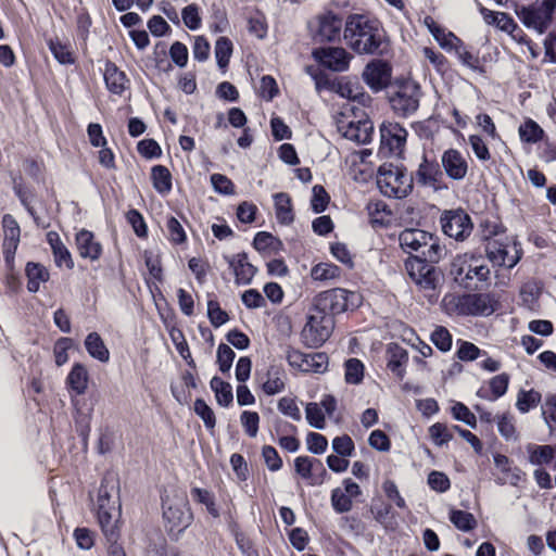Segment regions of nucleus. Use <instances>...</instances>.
I'll return each instance as SVG.
<instances>
[{"label": "nucleus", "instance_id": "obj_1", "mask_svg": "<svg viewBox=\"0 0 556 556\" xmlns=\"http://www.w3.org/2000/svg\"><path fill=\"white\" fill-rule=\"evenodd\" d=\"M343 37L346 45L358 54L383 55L388 42L377 20L365 15H350L345 22Z\"/></svg>", "mask_w": 556, "mask_h": 556}, {"label": "nucleus", "instance_id": "obj_2", "mask_svg": "<svg viewBox=\"0 0 556 556\" xmlns=\"http://www.w3.org/2000/svg\"><path fill=\"white\" fill-rule=\"evenodd\" d=\"M162 509L165 530L172 540L177 541L193 520L186 492L176 488L165 490Z\"/></svg>", "mask_w": 556, "mask_h": 556}, {"label": "nucleus", "instance_id": "obj_3", "mask_svg": "<svg viewBox=\"0 0 556 556\" xmlns=\"http://www.w3.org/2000/svg\"><path fill=\"white\" fill-rule=\"evenodd\" d=\"M400 245L404 252L419 253L430 263H439L445 257L447 250L440 239L431 232L418 228L404 229L399 236Z\"/></svg>", "mask_w": 556, "mask_h": 556}, {"label": "nucleus", "instance_id": "obj_4", "mask_svg": "<svg viewBox=\"0 0 556 556\" xmlns=\"http://www.w3.org/2000/svg\"><path fill=\"white\" fill-rule=\"evenodd\" d=\"M442 303L448 313L462 316H489L496 307V302L488 293L447 294Z\"/></svg>", "mask_w": 556, "mask_h": 556}, {"label": "nucleus", "instance_id": "obj_5", "mask_svg": "<svg viewBox=\"0 0 556 556\" xmlns=\"http://www.w3.org/2000/svg\"><path fill=\"white\" fill-rule=\"evenodd\" d=\"M414 176L405 168L384 164L379 167L377 185L386 197L402 199L413 190Z\"/></svg>", "mask_w": 556, "mask_h": 556}, {"label": "nucleus", "instance_id": "obj_6", "mask_svg": "<svg viewBox=\"0 0 556 556\" xmlns=\"http://www.w3.org/2000/svg\"><path fill=\"white\" fill-rule=\"evenodd\" d=\"M338 130L344 138L357 143L366 144L370 142L374 125L361 109L351 106L342 112L337 121Z\"/></svg>", "mask_w": 556, "mask_h": 556}, {"label": "nucleus", "instance_id": "obj_7", "mask_svg": "<svg viewBox=\"0 0 556 556\" xmlns=\"http://www.w3.org/2000/svg\"><path fill=\"white\" fill-rule=\"evenodd\" d=\"M516 14L527 28L542 35L556 18V0H538L529 5L517 7Z\"/></svg>", "mask_w": 556, "mask_h": 556}, {"label": "nucleus", "instance_id": "obj_8", "mask_svg": "<svg viewBox=\"0 0 556 556\" xmlns=\"http://www.w3.org/2000/svg\"><path fill=\"white\" fill-rule=\"evenodd\" d=\"M433 264L419 256H410L405 261V269L409 278L426 292L430 302L437 301V289L441 280L440 273Z\"/></svg>", "mask_w": 556, "mask_h": 556}, {"label": "nucleus", "instance_id": "obj_9", "mask_svg": "<svg viewBox=\"0 0 556 556\" xmlns=\"http://www.w3.org/2000/svg\"><path fill=\"white\" fill-rule=\"evenodd\" d=\"M359 295L342 288H334L320 292L314 299V306L333 318L334 315L344 313L358 306Z\"/></svg>", "mask_w": 556, "mask_h": 556}, {"label": "nucleus", "instance_id": "obj_10", "mask_svg": "<svg viewBox=\"0 0 556 556\" xmlns=\"http://www.w3.org/2000/svg\"><path fill=\"white\" fill-rule=\"evenodd\" d=\"M333 328L334 319L314 306L302 330L304 343L309 348L323 345L331 336Z\"/></svg>", "mask_w": 556, "mask_h": 556}, {"label": "nucleus", "instance_id": "obj_11", "mask_svg": "<svg viewBox=\"0 0 556 556\" xmlns=\"http://www.w3.org/2000/svg\"><path fill=\"white\" fill-rule=\"evenodd\" d=\"M420 98V86L415 81H406L397 87L390 98V104L396 115L408 117L418 110Z\"/></svg>", "mask_w": 556, "mask_h": 556}, {"label": "nucleus", "instance_id": "obj_12", "mask_svg": "<svg viewBox=\"0 0 556 556\" xmlns=\"http://www.w3.org/2000/svg\"><path fill=\"white\" fill-rule=\"evenodd\" d=\"M379 153L386 157H400L405 149L407 130L399 123L387 122L380 126Z\"/></svg>", "mask_w": 556, "mask_h": 556}, {"label": "nucleus", "instance_id": "obj_13", "mask_svg": "<svg viewBox=\"0 0 556 556\" xmlns=\"http://www.w3.org/2000/svg\"><path fill=\"white\" fill-rule=\"evenodd\" d=\"M440 224L443 232L456 241L467 239L473 228L470 216L460 208L444 211L440 217Z\"/></svg>", "mask_w": 556, "mask_h": 556}, {"label": "nucleus", "instance_id": "obj_14", "mask_svg": "<svg viewBox=\"0 0 556 556\" xmlns=\"http://www.w3.org/2000/svg\"><path fill=\"white\" fill-rule=\"evenodd\" d=\"M286 359L292 368L303 372L323 374L328 368V356L323 352L305 354L288 346L286 350Z\"/></svg>", "mask_w": 556, "mask_h": 556}, {"label": "nucleus", "instance_id": "obj_15", "mask_svg": "<svg viewBox=\"0 0 556 556\" xmlns=\"http://www.w3.org/2000/svg\"><path fill=\"white\" fill-rule=\"evenodd\" d=\"M489 260L497 266L513 268L521 257V251L516 243H502L497 240H489L485 247Z\"/></svg>", "mask_w": 556, "mask_h": 556}, {"label": "nucleus", "instance_id": "obj_16", "mask_svg": "<svg viewBox=\"0 0 556 556\" xmlns=\"http://www.w3.org/2000/svg\"><path fill=\"white\" fill-rule=\"evenodd\" d=\"M313 56L323 66L334 71L344 72L349 68L351 54L341 47L318 48L313 51Z\"/></svg>", "mask_w": 556, "mask_h": 556}, {"label": "nucleus", "instance_id": "obj_17", "mask_svg": "<svg viewBox=\"0 0 556 556\" xmlns=\"http://www.w3.org/2000/svg\"><path fill=\"white\" fill-rule=\"evenodd\" d=\"M392 76L391 66L382 61L375 60L368 63L363 72V79L375 92L388 87Z\"/></svg>", "mask_w": 556, "mask_h": 556}, {"label": "nucleus", "instance_id": "obj_18", "mask_svg": "<svg viewBox=\"0 0 556 556\" xmlns=\"http://www.w3.org/2000/svg\"><path fill=\"white\" fill-rule=\"evenodd\" d=\"M328 88L340 94L342 98L356 101L363 106L367 105L371 101L370 96L364 91V88L358 84V81L350 80L346 77H341L329 83Z\"/></svg>", "mask_w": 556, "mask_h": 556}, {"label": "nucleus", "instance_id": "obj_19", "mask_svg": "<svg viewBox=\"0 0 556 556\" xmlns=\"http://www.w3.org/2000/svg\"><path fill=\"white\" fill-rule=\"evenodd\" d=\"M414 179H416L417 184L424 187H430L434 190H439L441 188L443 173L435 160H428V157L424 155Z\"/></svg>", "mask_w": 556, "mask_h": 556}, {"label": "nucleus", "instance_id": "obj_20", "mask_svg": "<svg viewBox=\"0 0 556 556\" xmlns=\"http://www.w3.org/2000/svg\"><path fill=\"white\" fill-rule=\"evenodd\" d=\"M341 29L342 18L332 12H328L318 16L314 38L320 42L334 41L340 37Z\"/></svg>", "mask_w": 556, "mask_h": 556}, {"label": "nucleus", "instance_id": "obj_21", "mask_svg": "<svg viewBox=\"0 0 556 556\" xmlns=\"http://www.w3.org/2000/svg\"><path fill=\"white\" fill-rule=\"evenodd\" d=\"M2 227L4 232L3 255L7 263H10L14 260L20 243L21 229L16 219L11 214H5L2 217Z\"/></svg>", "mask_w": 556, "mask_h": 556}, {"label": "nucleus", "instance_id": "obj_22", "mask_svg": "<svg viewBox=\"0 0 556 556\" xmlns=\"http://www.w3.org/2000/svg\"><path fill=\"white\" fill-rule=\"evenodd\" d=\"M493 460L496 469L501 472V476L495 478V482L498 485L510 484L518 485L522 480L525 473L521 469L513 465V462L503 454L496 453L493 455Z\"/></svg>", "mask_w": 556, "mask_h": 556}, {"label": "nucleus", "instance_id": "obj_23", "mask_svg": "<svg viewBox=\"0 0 556 556\" xmlns=\"http://www.w3.org/2000/svg\"><path fill=\"white\" fill-rule=\"evenodd\" d=\"M229 267L232 269L237 285H250L257 269L248 258L245 252L232 256H224Z\"/></svg>", "mask_w": 556, "mask_h": 556}, {"label": "nucleus", "instance_id": "obj_24", "mask_svg": "<svg viewBox=\"0 0 556 556\" xmlns=\"http://www.w3.org/2000/svg\"><path fill=\"white\" fill-rule=\"evenodd\" d=\"M441 163L445 174L453 180H462L468 172V164L463 154L456 149L443 152Z\"/></svg>", "mask_w": 556, "mask_h": 556}, {"label": "nucleus", "instance_id": "obj_25", "mask_svg": "<svg viewBox=\"0 0 556 556\" xmlns=\"http://www.w3.org/2000/svg\"><path fill=\"white\" fill-rule=\"evenodd\" d=\"M294 470L304 480L308 481L311 485L320 484L323 479L318 480L313 472L319 471L321 477L327 475L323 463L313 457L299 456L294 459Z\"/></svg>", "mask_w": 556, "mask_h": 556}, {"label": "nucleus", "instance_id": "obj_26", "mask_svg": "<svg viewBox=\"0 0 556 556\" xmlns=\"http://www.w3.org/2000/svg\"><path fill=\"white\" fill-rule=\"evenodd\" d=\"M76 245L78 253L83 258L97 261L101 256L102 247L100 242L94 240L93 233L89 230L81 229L76 235Z\"/></svg>", "mask_w": 556, "mask_h": 556}, {"label": "nucleus", "instance_id": "obj_27", "mask_svg": "<svg viewBox=\"0 0 556 556\" xmlns=\"http://www.w3.org/2000/svg\"><path fill=\"white\" fill-rule=\"evenodd\" d=\"M103 77L105 86L111 93L121 96L125 91L128 84L126 74L118 70L113 62L105 63Z\"/></svg>", "mask_w": 556, "mask_h": 556}, {"label": "nucleus", "instance_id": "obj_28", "mask_svg": "<svg viewBox=\"0 0 556 556\" xmlns=\"http://www.w3.org/2000/svg\"><path fill=\"white\" fill-rule=\"evenodd\" d=\"M66 386L75 395H83L88 389L89 374L85 365L75 363L66 377Z\"/></svg>", "mask_w": 556, "mask_h": 556}, {"label": "nucleus", "instance_id": "obj_29", "mask_svg": "<svg viewBox=\"0 0 556 556\" xmlns=\"http://www.w3.org/2000/svg\"><path fill=\"white\" fill-rule=\"evenodd\" d=\"M388 368L400 379L404 377V366L408 362L407 351L396 343L388 345L387 350Z\"/></svg>", "mask_w": 556, "mask_h": 556}, {"label": "nucleus", "instance_id": "obj_30", "mask_svg": "<svg viewBox=\"0 0 556 556\" xmlns=\"http://www.w3.org/2000/svg\"><path fill=\"white\" fill-rule=\"evenodd\" d=\"M47 241L52 249L56 266L61 267L64 265L66 268L72 269L74 267V262L71 253L61 241L58 232L49 231L47 233Z\"/></svg>", "mask_w": 556, "mask_h": 556}, {"label": "nucleus", "instance_id": "obj_31", "mask_svg": "<svg viewBox=\"0 0 556 556\" xmlns=\"http://www.w3.org/2000/svg\"><path fill=\"white\" fill-rule=\"evenodd\" d=\"M112 500L119 503V483L115 475L108 473L101 481L97 502L104 503V501H108L109 504L112 503Z\"/></svg>", "mask_w": 556, "mask_h": 556}, {"label": "nucleus", "instance_id": "obj_32", "mask_svg": "<svg viewBox=\"0 0 556 556\" xmlns=\"http://www.w3.org/2000/svg\"><path fill=\"white\" fill-rule=\"evenodd\" d=\"M472 255L464 254L457 256L451 266V274L454 276V279L457 283L467 289H472L475 287L473 281H469V277L467 275V268H469V264Z\"/></svg>", "mask_w": 556, "mask_h": 556}, {"label": "nucleus", "instance_id": "obj_33", "mask_svg": "<svg viewBox=\"0 0 556 556\" xmlns=\"http://www.w3.org/2000/svg\"><path fill=\"white\" fill-rule=\"evenodd\" d=\"M25 273L27 277V290L29 292H37L40 288V283L49 279V271L39 263H27Z\"/></svg>", "mask_w": 556, "mask_h": 556}, {"label": "nucleus", "instance_id": "obj_34", "mask_svg": "<svg viewBox=\"0 0 556 556\" xmlns=\"http://www.w3.org/2000/svg\"><path fill=\"white\" fill-rule=\"evenodd\" d=\"M85 348L88 354L101 363H108L110 352L98 332H90L85 339Z\"/></svg>", "mask_w": 556, "mask_h": 556}, {"label": "nucleus", "instance_id": "obj_35", "mask_svg": "<svg viewBox=\"0 0 556 556\" xmlns=\"http://www.w3.org/2000/svg\"><path fill=\"white\" fill-rule=\"evenodd\" d=\"M119 510H104L103 505H101V510H97L98 521L102 529L103 534L106 540L111 543H116L117 540V531L115 526V517L118 515Z\"/></svg>", "mask_w": 556, "mask_h": 556}, {"label": "nucleus", "instance_id": "obj_36", "mask_svg": "<svg viewBox=\"0 0 556 556\" xmlns=\"http://www.w3.org/2000/svg\"><path fill=\"white\" fill-rule=\"evenodd\" d=\"M276 218L282 225H290L294 215L291 206V198L288 193L279 192L274 194Z\"/></svg>", "mask_w": 556, "mask_h": 556}, {"label": "nucleus", "instance_id": "obj_37", "mask_svg": "<svg viewBox=\"0 0 556 556\" xmlns=\"http://www.w3.org/2000/svg\"><path fill=\"white\" fill-rule=\"evenodd\" d=\"M151 179L154 189L161 194H167L172 190V175L167 167L155 165L151 170Z\"/></svg>", "mask_w": 556, "mask_h": 556}, {"label": "nucleus", "instance_id": "obj_38", "mask_svg": "<svg viewBox=\"0 0 556 556\" xmlns=\"http://www.w3.org/2000/svg\"><path fill=\"white\" fill-rule=\"evenodd\" d=\"M212 391L215 393V397L217 403L220 406H229L233 401L232 388L230 383L222 380L219 377L215 376L212 378L210 382Z\"/></svg>", "mask_w": 556, "mask_h": 556}, {"label": "nucleus", "instance_id": "obj_39", "mask_svg": "<svg viewBox=\"0 0 556 556\" xmlns=\"http://www.w3.org/2000/svg\"><path fill=\"white\" fill-rule=\"evenodd\" d=\"M283 371L278 367H270L267 371V380L263 383V391L267 395H275L285 390Z\"/></svg>", "mask_w": 556, "mask_h": 556}, {"label": "nucleus", "instance_id": "obj_40", "mask_svg": "<svg viewBox=\"0 0 556 556\" xmlns=\"http://www.w3.org/2000/svg\"><path fill=\"white\" fill-rule=\"evenodd\" d=\"M467 275L469 277V281H473V288H477L479 282L488 280L490 269L483 260L472 255L469 268H467Z\"/></svg>", "mask_w": 556, "mask_h": 556}, {"label": "nucleus", "instance_id": "obj_41", "mask_svg": "<svg viewBox=\"0 0 556 556\" xmlns=\"http://www.w3.org/2000/svg\"><path fill=\"white\" fill-rule=\"evenodd\" d=\"M518 131L521 141L527 143H536L540 140H542L544 136V130L542 129V127L531 118L522 123L519 126Z\"/></svg>", "mask_w": 556, "mask_h": 556}, {"label": "nucleus", "instance_id": "obj_42", "mask_svg": "<svg viewBox=\"0 0 556 556\" xmlns=\"http://www.w3.org/2000/svg\"><path fill=\"white\" fill-rule=\"evenodd\" d=\"M542 395L539 391L520 390L517 394L516 407L521 414L528 413L530 409L538 406L541 402Z\"/></svg>", "mask_w": 556, "mask_h": 556}, {"label": "nucleus", "instance_id": "obj_43", "mask_svg": "<svg viewBox=\"0 0 556 556\" xmlns=\"http://www.w3.org/2000/svg\"><path fill=\"white\" fill-rule=\"evenodd\" d=\"M367 211L370 216V223L383 226L389 223L391 211L383 201H371L367 204Z\"/></svg>", "mask_w": 556, "mask_h": 556}, {"label": "nucleus", "instance_id": "obj_44", "mask_svg": "<svg viewBox=\"0 0 556 556\" xmlns=\"http://www.w3.org/2000/svg\"><path fill=\"white\" fill-rule=\"evenodd\" d=\"M450 521L464 532H468L477 526V520L471 513L454 508L450 510Z\"/></svg>", "mask_w": 556, "mask_h": 556}, {"label": "nucleus", "instance_id": "obj_45", "mask_svg": "<svg viewBox=\"0 0 556 556\" xmlns=\"http://www.w3.org/2000/svg\"><path fill=\"white\" fill-rule=\"evenodd\" d=\"M215 59L219 68L225 70L232 54V43L227 37H219L215 42Z\"/></svg>", "mask_w": 556, "mask_h": 556}, {"label": "nucleus", "instance_id": "obj_46", "mask_svg": "<svg viewBox=\"0 0 556 556\" xmlns=\"http://www.w3.org/2000/svg\"><path fill=\"white\" fill-rule=\"evenodd\" d=\"M497 430L507 441H516L518 433L515 426V418L509 414H503L496 417Z\"/></svg>", "mask_w": 556, "mask_h": 556}, {"label": "nucleus", "instance_id": "obj_47", "mask_svg": "<svg viewBox=\"0 0 556 556\" xmlns=\"http://www.w3.org/2000/svg\"><path fill=\"white\" fill-rule=\"evenodd\" d=\"M311 276L318 281L331 280L340 276V268L333 264L319 263L312 268Z\"/></svg>", "mask_w": 556, "mask_h": 556}, {"label": "nucleus", "instance_id": "obj_48", "mask_svg": "<svg viewBox=\"0 0 556 556\" xmlns=\"http://www.w3.org/2000/svg\"><path fill=\"white\" fill-rule=\"evenodd\" d=\"M49 49L53 56L61 64H73V53L67 45L62 43L58 38L48 41Z\"/></svg>", "mask_w": 556, "mask_h": 556}, {"label": "nucleus", "instance_id": "obj_49", "mask_svg": "<svg viewBox=\"0 0 556 556\" xmlns=\"http://www.w3.org/2000/svg\"><path fill=\"white\" fill-rule=\"evenodd\" d=\"M191 496L194 501L205 505L206 510L210 515H212L213 517L219 516V511L215 504L214 495L210 491L201 488H193L191 490Z\"/></svg>", "mask_w": 556, "mask_h": 556}, {"label": "nucleus", "instance_id": "obj_50", "mask_svg": "<svg viewBox=\"0 0 556 556\" xmlns=\"http://www.w3.org/2000/svg\"><path fill=\"white\" fill-rule=\"evenodd\" d=\"M331 506L337 514L348 513L353 507L352 498L341 488L331 491Z\"/></svg>", "mask_w": 556, "mask_h": 556}, {"label": "nucleus", "instance_id": "obj_51", "mask_svg": "<svg viewBox=\"0 0 556 556\" xmlns=\"http://www.w3.org/2000/svg\"><path fill=\"white\" fill-rule=\"evenodd\" d=\"M542 416L551 432L556 430V394H547L542 404Z\"/></svg>", "mask_w": 556, "mask_h": 556}, {"label": "nucleus", "instance_id": "obj_52", "mask_svg": "<svg viewBox=\"0 0 556 556\" xmlns=\"http://www.w3.org/2000/svg\"><path fill=\"white\" fill-rule=\"evenodd\" d=\"M306 420L308 425L315 429H324L326 427L325 415L319 404L311 402L305 407Z\"/></svg>", "mask_w": 556, "mask_h": 556}, {"label": "nucleus", "instance_id": "obj_53", "mask_svg": "<svg viewBox=\"0 0 556 556\" xmlns=\"http://www.w3.org/2000/svg\"><path fill=\"white\" fill-rule=\"evenodd\" d=\"M236 357V353L232 349L225 344L220 343L217 348L216 363L218 365L219 370L223 374L229 372L232 362Z\"/></svg>", "mask_w": 556, "mask_h": 556}, {"label": "nucleus", "instance_id": "obj_54", "mask_svg": "<svg viewBox=\"0 0 556 556\" xmlns=\"http://www.w3.org/2000/svg\"><path fill=\"white\" fill-rule=\"evenodd\" d=\"M167 237L174 244H181L187 240L186 231L178 219L170 216L166 220Z\"/></svg>", "mask_w": 556, "mask_h": 556}, {"label": "nucleus", "instance_id": "obj_55", "mask_svg": "<svg viewBox=\"0 0 556 556\" xmlns=\"http://www.w3.org/2000/svg\"><path fill=\"white\" fill-rule=\"evenodd\" d=\"M435 33L437 34H434L433 38L438 41L441 48L448 52L455 51L463 42L453 33L445 31L443 28H435Z\"/></svg>", "mask_w": 556, "mask_h": 556}, {"label": "nucleus", "instance_id": "obj_56", "mask_svg": "<svg viewBox=\"0 0 556 556\" xmlns=\"http://www.w3.org/2000/svg\"><path fill=\"white\" fill-rule=\"evenodd\" d=\"M207 317L213 327L218 328L229 320L228 314L220 308L216 300L207 301Z\"/></svg>", "mask_w": 556, "mask_h": 556}, {"label": "nucleus", "instance_id": "obj_57", "mask_svg": "<svg viewBox=\"0 0 556 556\" xmlns=\"http://www.w3.org/2000/svg\"><path fill=\"white\" fill-rule=\"evenodd\" d=\"M364 377V365L357 358H350L345 363V380L348 383L357 384Z\"/></svg>", "mask_w": 556, "mask_h": 556}, {"label": "nucleus", "instance_id": "obj_58", "mask_svg": "<svg viewBox=\"0 0 556 556\" xmlns=\"http://www.w3.org/2000/svg\"><path fill=\"white\" fill-rule=\"evenodd\" d=\"M431 342L442 352H447L452 348V334L443 327L438 326L431 333Z\"/></svg>", "mask_w": 556, "mask_h": 556}, {"label": "nucleus", "instance_id": "obj_59", "mask_svg": "<svg viewBox=\"0 0 556 556\" xmlns=\"http://www.w3.org/2000/svg\"><path fill=\"white\" fill-rule=\"evenodd\" d=\"M429 435L432 442L438 446H442L453 439L451 430L446 425L441 422H435L429 428Z\"/></svg>", "mask_w": 556, "mask_h": 556}, {"label": "nucleus", "instance_id": "obj_60", "mask_svg": "<svg viewBox=\"0 0 556 556\" xmlns=\"http://www.w3.org/2000/svg\"><path fill=\"white\" fill-rule=\"evenodd\" d=\"M73 348V340L71 338H60L53 348V354L56 366H63L68 361V350Z\"/></svg>", "mask_w": 556, "mask_h": 556}, {"label": "nucleus", "instance_id": "obj_61", "mask_svg": "<svg viewBox=\"0 0 556 556\" xmlns=\"http://www.w3.org/2000/svg\"><path fill=\"white\" fill-rule=\"evenodd\" d=\"M194 412L203 420L207 429H213L215 427V414L204 400L197 399L194 401Z\"/></svg>", "mask_w": 556, "mask_h": 556}, {"label": "nucleus", "instance_id": "obj_62", "mask_svg": "<svg viewBox=\"0 0 556 556\" xmlns=\"http://www.w3.org/2000/svg\"><path fill=\"white\" fill-rule=\"evenodd\" d=\"M332 450L341 457H350L354 453L355 445L348 434H343L332 440Z\"/></svg>", "mask_w": 556, "mask_h": 556}, {"label": "nucleus", "instance_id": "obj_63", "mask_svg": "<svg viewBox=\"0 0 556 556\" xmlns=\"http://www.w3.org/2000/svg\"><path fill=\"white\" fill-rule=\"evenodd\" d=\"M181 18L184 24L190 30H197L201 26V17L199 14V8L197 4L192 3L182 9Z\"/></svg>", "mask_w": 556, "mask_h": 556}, {"label": "nucleus", "instance_id": "obj_64", "mask_svg": "<svg viewBox=\"0 0 556 556\" xmlns=\"http://www.w3.org/2000/svg\"><path fill=\"white\" fill-rule=\"evenodd\" d=\"M329 200L330 198L323 186L316 185L313 187L311 206L315 213L324 212L328 206Z\"/></svg>", "mask_w": 556, "mask_h": 556}]
</instances>
